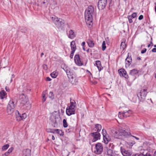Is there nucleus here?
Listing matches in <instances>:
<instances>
[{
	"mask_svg": "<svg viewBox=\"0 0 156 156\" xmlns=\"http://www.w3.org/2000/svg\"><path fill=\"white\" fill-rule=\"evenodd\" d=\"M55 130V129H51L50 132L53 133H55L56 132Z\"/></svg>",
	"mask_w": 156,
	"mask_h": 156,
	"instance_id": "nucleus-49",
	"label": "nucleus"
},
{
	"mask_svg": "<svg viewBox=\"0 0 156 156\" xmlns=\"http://www.w3.org/2000/svg\"><path fill=\"white\" fill-rule=\"evenodd\" d=\"M9 154L7 151L5 152L4 154L2 155V156H8Z\"/></svg>",
	"mask_w": 156,
	"mask_h": 156,
	"instance_id": "nucleus-47",
	"label": "nucleus"
},
{
	"mask_svg": "<svg viewBox=\"0 0 156 156\" xmlns=\"http://www.w3.org/2000/svg\"><path fill=\"white\" fill-rule=\"evenodd\" d=\"M129 129L127 127L125 129H119L115 132L114 134L115 137L117 138H121V137L123 136L127 137L130 135V133L128 132Z\"/></svg>",
	"mask_w": 156,
	"mask_h": 156,
	"instance_id": "nucleus-2",
	"label": "nucleus"
},
{
	"mask_svg": "<svg viewBox=\"0 0 156 156\" xmlns=\"http://www.w3.org/2000/svg\"><path fill=\"white\" fill-rule=\"evenodd\" d=\"M114 147V145L113 144L110 143L108 146H106V147L107 149L108 148H110L111 149H113Z\"/></svg>",
	"mask_w": 156,
	"mask_h": 156,
	"instance_id": "nucleus-38",
	"label": "nucleus"
},
{
	"mask_svg": "<svg viewBox=\"0 0 156 156\" xmlns=\"http://www.w3.org/2000/svg\"><path fill=\"white\" fill-rule=\"evenodd\" d=\"M131 136L132 137H133L134 138H135L137 140H139V138L138 137H136L135 136Z\"/></svg>",
	"mask_w": 156,
	"mask_h": 156,
	"instance_id": "nucleus-55",
	"label": "nucleus"
},
{
	"mask_svg": "<svg viewBox=\"0 0 156 156\" xmlns=\"http://www.w3.org/2000/svg\"><path fill=\"white\" fill-rule=\"evenodd\" d=\"M90 52H91V50H90V49H89V48L88 49H87V51L88 53V52H90Z\"/></svg>",
	"mask_w": 156,
	"mask_h": 156,
	"instance_id": "nucleus-57",
	"label": "nucleus"
},
{
	"mask_svg": "<svg viewBox=\"0 0 156 156\" xmlns=\"http://www.w3.org/2000/svg\"><path fill=\"white\" fill-rule=\"evenodd\" d=\"M75 63L78 66H82L83 65V62L81 60L79 54H76L74 58Z\"/></svg>",
	"mask_w": 156,
	"mask_h": 156,
	"instance_id": "nucleus-12",
	"label": "nucleus"
},
{
	"mask_svg": "<svg viewBox=\"0 0 156 156\" xmlns=\"http://www.w3.org/2000/svg\"><path fill=\"white\" fill-rule=\"evenodd\" d=\"M70 105L69 106L76 108V104L75 101L70 99Z\"/></svg>",
	"mask_w": 156,
	"mask_h": 156,
	"instance_id": "nucleus-31",
	"label": "nucleus"
},
{
	"mask_svg": "<svg viewBox=\"0 0 156 156\" xmlns=\"http://www.w3.org/2000/svg\"><path fill=\"white\" fill-rule=\"evenodd\" d=\"M102 133L103 135V137L108 135V134L107 133L106 130L104 129H103L102 130Z\"/></svg>",
	"mask_w": 156,
	"mask_h": 156,
	"instance_id": "nucleus-42",
	"label": "nucleus"
},
{
	"mask_svg": "<svg viewBox=\"0 0 156 156\" xmlns=\"http://www.w3.org/2000/svg\"><path fill=\"white\" fill-rule=\"evenodd\" d=\"M23 156H30L31 155V150L27 149H24L23 151Z\"/></svg>",
	"mask_w": 156,
	"mask_h": 156,
	"instance_id": "nucleus-22",
	"label": "nucleus"
},
{
	"mask_svg": "<svg viewBox=\"0 0 156 156\" xmlns=\"http://www.w3.org/2000/svg\"><path fill=\"white\" fill-rule=\"evenodd\" d=\"M90 135L93 136V139L92 140V142H95L98 140L100 139L101 135L100 134L97 132L91 133Z\"/></svg>",
	"mask_w": 156,
	"mask_h": 156,
	"instance_id": "nucleus-13",
	"label": "nucleus"
},
{
	"mask_svg": "<svg viewBox=\"0 0 156 156\" xmlns=\"http://www.w3.org/2000/svg\"><path fill=\"white\" fill-rule=\"evenodd\" d=\"M94 9L93 6L89 5L85 10V17L87 24L89 27H90L93 25L92 15L94 14Z\"/></svg>",
	"mask_w": 156,
	"mask_h": 156,
	"instance_id": "nucleus-1",
	"label": "nucleus"
},
{
	"mask_svg": "<svg viewBox=\"0 0 156 156\" xmlns=\"http://www.w3.org/2000/svg\"><path fill=\"white\" fill-rule=\"evenodd\" d=\"M103 140L104 143L107 144L108 142L111 140V138L108 134L103 137Z\"/></svg>",
	"mask_w": 156,
	"mask_h": 156,
	"instance_id": "nucleus-25",
	"label": "nucleus"
},
{
	"mask_svg": "<svg viewBox=\"0 0 156 156\" xmlns=\"http://www.w3.org/2000/svg\"><path fill=\"white\" fill-rule=\"evenodd\" d=\"M48 97L52 99L54 98V96L53 93L52 92H50L48 95Z\"/></svg>",
	"mask_w": 156,
	"mask_h": 156,
	"instance_id": "nucleus-39",
	"label": "nucleus"
},
{
	"mask_svg": "<svg viewBox=\"0 0 156 156\" xmlns=\"http://www.w3.org/2000/svg\"><path fill=\"white\" fill-rule=\"evenodd\" d=\"M132 156H139V154H136L133 155Z\"/></svg>",
	"mask_w": 156,
	"mask_h": 156,
	"instance_id": "nucleus-58",
	"label": "nucleus"
},
{
	"mask_svg": "<svg viewBox=\"0 0 156 156\" xmlns=\"http://www.w3.org/2000/svg\"><path fill=\"white\" fill-rule=\"evenodd\" d=\"M137 59L139 60H141V58H140L138 57L137 58Z\"/></svg>",
	"mask_w": 156,
	"mask_h": 156,
	"instance_id": "nucleus-60",
	"label": "nucleus"
},
{
	"mask_svg": "<svg viewBox=\"0 0 156 156\" xmlns=\"http://www.w3.org/2000/svg\"><path fill=\"white\" fill-rule=\"evenodd\" d=\"M137 13L136 12L133 13L131 15H129L130 16H131V17L133 18H135L137 16Z\"/></svg>",
	"mask_w": 156,
	"mask_h": 156,
	"instance_id": "nucleus-43",
	"label": "nucleus"
},
{
	"mask_svg": "<svg viewBox=\"0 0 156 156\" xmlns=\"http://www.w3.org/2000/svg\"><path fill=\"white\" fill-rule=\"evenodd\" d=\"M95 150L94 151L95 153L99 154H101L103 150V147L101 143H98L95 144Z\"/></svg>",
	"mask_w": 156,
	"mask_h": 156,
	"instance_id": "nucleus-10",
	"label": "nucleus"
},
{
	"mask_svg": "<svg viewBox=\"0 0 156 156\" xmlns=\"http://www.w3.org/2000/svg\"><path fill=\"white\" fill-rule=\"evenodd\" d=\"M12 77L13 78L14 77V75L13 74H12Z\"/></svg>",
	"mask_w": 156,
	"mask_h": 156,
	"instance_id": "nucleus-64",
	"label": "nucleus"
},
{
	"mask_svg": "<svg viewBox=\"0 0 156 156\" xmlns=\"http://www.w3.org/2000/svg\"><path fill=\"white\" fill-rule=\"evenodd\" d=\"M147 93V89H141L140 92L137 94V96L140 101H143L145 99Z\"/></svg>",
	"mask_w": 156,
	"mask_h": 156,
	"instance_id": "nucleus-6",
	"label": "nucleus"
},
{
	"mask_svg": "<svg viewBox=\"0 0 156 156\" xmlns=\"http://www.w3.org/2000/svg\"><path fill=\"white\" fill-rule=\"evenodd\" d=\"M7 97V94L4 90H2L0 91V98L3 99Z\"/></svg>",
	"mask_w": 156,
	"mask_h": 156,
	"instance_id": "nucleus-24",
	"label": "nucleus"
},
{
	"mask_svg": "<svg viewBox=\"0 0 156 156\" xmlns=\"http://www.w3.org/2000/svg\"><path fill=\"white\" fill-rule=\"evenodd\" d=\"M54 23L58 28H61L64 24V21L62 19L54 16L51 18Z\"/></svg>",
	"mask_w": 156,
	"mask_h": 156,
	"instance_id": "nucleus-5",
	"label": "nucleus"
},
{
	"mask_svg": "<svg viewBox=\"0 0 156 156\" xmlns=\"http://www.w3.org/2000/svg\"><path fill=\"white\" fill-rule=\"evenodd\" d=\"M58 75V73L56 71H54L51 74V76L53 78H55Z\"/></svg>",
	"mask_w": 156,
	"mask_h": 156,
	"instance_id": "nucleus-35",
	"label": "nucleus"
},
{
	"mask_svg": "<svg viewBox=\"0 0 156 156\" xmlns=\"http://www.w3.org/2000/svg\"><path fill=\"white\" fill-rule=\"evenodd\" d=\"M20 103L23 105H25L27 101V99L23 94H22L20 95Z\"/></svg>",
	"mask_w": 156,
	"mask_h": 156,
	"instance_id": "nucleus-18",
	"label": "nucleus"
},
{
	"mask_svg": "<svg viewBox=\"0 0 156 156\" xmlns=\"http://www.w3.org/2000/svg\"><path fill=\"white\" fill-rule=\"evenodd\" d=\"M107 154L108 155H110L111 156H114L113 155V151L112 149H111L110 148L107 149Z\"/></svg>",
	"mask_w": 156,
	"mask_h": 156,
	"instance_id": "nucleus-33",
	"label": "nucleus"
},
{
	"mask_svg": "<svg viewBox=\"0 0 156 156\" xmlns=\"http://www.w3.org/2000/svg\"><path fill=\"white\" fill-rule=\"evenodd\" d=\"M43 68L45 70H47L48 69V67L47 66V65L46 64H44L43 65Z\"/></svg>",
	"mask_w": 156,
	"mask_h": 156,
	"instance_id": "nucleus-48",
	"label": "nucleus"
},
{
	"mask_svg": "<svg viewBox=\"0 0 156 156\" xmlns=\"http://www.w3.org/2000/svg\"><path fill=\"white\" fill-rule=\"evenodd\" d=\"M132 59L131 53H128L127 58L125 59L126 66L129 67L131 63Z\"/></svg>",
	"mask_w": 156,
	"mask_h": 156,
	"instance_id": "nucleus-16",
	"label": "nucleus"
},
{
	"mask_svg": "<svg viewBox=\"0 0 156 156\" xmlns=\"http://www.w3.org/2000/svg\"><path fill=\"white\" fill-rule=\"evenodd\" d=\"M52 0H40V5L41 6L46 8L49 5L51 4Z\"/></svg>",
	"mask_w": 156,
	"mask_h": 156,
	"instance_id": "nucleus-15",
	"label": "nucleus"
},
{
	"mask_svg": "<svg viewBox=\"0 0 156 156\" xmlns=\"http://www.w3.org/2000/svg\"><path fill=\"white\" fill-rule=\"evenodd\" d=\"M108 0H99L98 3V7L99 10H102L106 7ZM112 0H108L109 4H111Z\"/></svg>",
	"mask_w": 156,
	"mask_h": 156,
	"instance_id": "nucleus-7",
	"label": "nucleus"
},
{
	"mask_svg": "<svg viewBox=\"0 0 156 156\" xmlns=\"http://www.w3.org/2000/svg\"><path fill=\"white\" fill-rule=\"evenodd\" d=\"M69 82L73 85H76L78 82V80L76 74L72 75L68 77Z\"/></svg>",
	"mask_w": 156,
	"mask_h": 156,
	"instance_id": "nucleus-9",
	"label": "nucleus"
},
{
	"mask_svg": "<svg viewBox=\"0 0 156 156\" xmlns=\"http://www.w3.org/2000/svg\"><path fill=\"white\" fill-rule=\"evenodd\" d=\"M63 126L65 128H66L68 126V124L66 119H64L63 121Z\"/></svg>",
	"mask_w": 156,
	"mask_h": 156,
	"instance_id": "nucleus-36",
	"label": "nucleus"
},
{
	"mask_svg": "<svg viewBox=\"0 0 156 156\" xmlns=\"http://www.w3.org/2000/svg\"><path fill=\"white\" fill-rule=\"evenodd\" d=\"M46 93L45 92H43L42 94V96L43 98V99L42 100V101L43 103H44L46 100Z\"/></svg>",
	"mask_w": 156,
	"mask_h": 156,
	"instance_id": "nucleus-34",
	"label": "nucleus"
},
{
	"mask_svg": "<svg viewBox=\"0 0 156 156\" xmlns=\"http://www.w3.org/2000/svg\"><path fill=\"white\" fill-rule=\"evenodd\" d=\"M16 106V103L13 99H11L9 101L6 108V112L8 115H10L13 113Z\"/></svg>",
	"mask_w": 156,
	"mask_h": 156,
	"instance_id": "nucleus-3",
	"label": "nucleus"
},
{
	"mask_svg": "<svg viewBox=\"0 0 156 156\" xmlns=\"http://www.w3.org/2000/svg\"><path fill=\"white\" fill-rule=\"evenodd\" d=\"M154 156H156V151L154 152Z\"/></svg>",
	"mask_w": 156,
	"mask_h": 156,
	"instance_id": "nucleus-61",
	"label": "nucleus"
},
{
	"mask_svg": "<svg viewBox=\"0 0 156 156\" xmlns=\"http://www.w3.org/2000/svg\"><path fill=\"white\" fill-rule=\"evenodd\" d=\"M56 133L59 134L60 136H63L64 135V132L62 130L59 129H55Z\"/></svg>",
	"mask_w": 156,
	"mask_h": 156,
	"instance_id": "nucleus-32",
	"label": "nucleus"
},
{
	"mask_svg": "<svg viewBox=\"0 0 156 156\" xmlns=\"http://www.w3.org/2000/svg\"><path fill=\"white\" fill-rule=\"evenodd\" d=\"M44 53H42L41 54V57H42L43 55H44Z\"/></svg>",
	"mask_w": 156,
	"mask_h": 156,
	"instance_id": "nucleus-62",
	"label": "nucleus"
},
{
	"mask_svg": "<svg viewBox=\"0 0 156 156\" xmlns=\"http://www.w3.org/2000/svg\"><path fill=\"white\" fill-rule=\"evenodd\" d=\"M51 78H49V77H47L46 78V80L47 81H51Z\"/></svg>",
	"mask_w": 156,
	"mask_h": 156,
	"instance_id": "nucleus-54",
	"label": "nucleus"
},
{
	"mask_svg": "<svg viewBox=\"0 0 156 156\" xmlns=\"http://www.w3.org/2000/svg\"><path fill=\"white\" fill-rule=\"evenodd\" d=\"M95 128L97 129V132L99 133L101 129V126L99 124H96L95 126Z\"/></svg>",
	"mask_w": 156,
	"mask_h": 156,
	"instance_id": "nucleus-30",
	"label": "nucleus"
},
{
	"mask_svg": "<svg viewBox=\"0 0 156 156\" xmlns=\"http://www.w3.org/2000/svg\"><path fill=\"white\" fill-rule=\"evenodd\" d=\"M76 108L69 106L68 108H67L66 112L67 115L69 116L75 114Z\"/></svg>",
	"mask_w": 156,
	"mask_h": 156,
	"instance_id": "nucleus-11",
	"label": "nucleus"
},
{
	"mask_svg": "<svg viewBox=\"0 0 156 156\" xmlns=\"http://www.w3.org/2000/svg\"><path fill=\"white\" fill-rule=\"evenodd\" d=\"M14 148L13 147H11L8 150V152L10 154L13 151Z\"/></svg>",
	"mask_w": 156,
	"mask_h": 156,
	"instance_id": "nucleus-46",
	"label": "nucleus"
},
{
	"mask_svg": "<svg viewBox=\"0 0 156 156\" xmlns=\"http://www.w3.org/2000/svg\"><path fill=\"white\" fill-rule=\"evenodd\" d=\"M127 18L128 19L129 22V23H132L133 21L132 20L133 18L131 17V16L129 15H128L127 16Z\"/></svg>",
	"mask_w": 156,
	"mask_h": 156,
	"instance_id": "nucleus-41",
	"label": "nucleus"
},
{
	"mask_svg": "<svg viewBox=\"0 0 156 156\" xmlns=\"http://www.w3.org/2000/svg\"><path fill=\"white\" fill-rule=\"evenodd\" d=\"M5 89L6 90V91L7 92H9V88L8 87H5Z\"/></svg>",
	"mask_w": 156,
	"mask_h": 156,
	"instance_id": "nucleus-52",
	"label": "nucleus"
},
{
	"mask_svg": "<svg viewBox=\"0 0 156 156\" xmlns=\"http://www.w3.org/2000/svg\"><path fill=\"white\" fill-rule=\"evenodd\" d=\"M139 156H151L149 153H147L145 155L142 154H139Z\"/></svg>",
	"mask_w": 156,
	"mask_h": 156,
	"instance_id": "nucleus-44",
	"label": "nucleus"
},
{
	"mask_svg": "<svg viewBox=\"0 0 156 156\" xmlns=\"http://www.w3.org/2000/svg\"><path fill=\"white\" fill-rule=\"evenodd\" d=\"M70 47L72 51H75L76 49V43L75 41H73L71 43Z\"/></svg>",
	"mask_w": 156,
	"mask_h": 156,
	"instance_id": "nucleus-28",
	"label": "nucleus"
},
{
	"mask_svg": "<svg viewBox=\"0 0 156 156\" xmlns=\"http://www.w3.org/2000/svg\"><path fill=\"white\" fill-rule=\"evenodd\" d=\"M143 17H144V16H143V15H141L139 16V17L138 18V19L140 20H141L143 19Z\"/></svg>",
	"mask_w": 156,
	"mask_h": 156,
	"instance_id": "nucleus-51",
	"label": "nucleus"
},
{
	"mask_svg": "<svg viewBox=\"0 0 156 156\" xmlns=\"http://www.w3.org/2000/svg\"><path fill=\"white\" fill-rule=\"evenodd\" d=\"M85 42H83L82 43V44H81V45H82V46L83 47V46L85 45Z\"/></svg>",
	"mask_w": 156,
	"mask_h": 156,
	"instance_id": "nucleus-56",
	"label": "nucleus"
},
{
	"mask_svg": "<svg viewBox=\"0 0 156 156\" xmlns=\"http://www.w3.org/2000/svg\"><path fill=\"white\" fill-rule=\"evenodd\" d=\"M63 69L66 73L68 77L72 76V75L75 74L74 71L69 67H66L65 69L63 68Z\"/></svg>",
	"mask_w": 156,
	"mask_h": 156,
	"instance_id": "nucleus-14",
	"label": "nucleus"
},
{
	"mask_svg": "<svg viewBox=\"0 0 156 156\" xmlns=\"http://www.w3.org/2000/svg\"><path fill=\"white\" fill-rule=\"evenodd\" d=\"M152 51L153 52H156V48H153L152 49Z\"/></svg>",
	"mask_w": 156,
	"mask_h": 156,
	"instance_id": "nucleus-53",
	"label": "nucleus"
},
{
	"mask_svg": "<svg viewBox=\"0 0 156 156\" xmlns=\"http://www.w3.org/2000/svg\"><path fill=\"white\" fill-rule=\"evenodd\" d=\"M96 65L99 71L101 70L103 68L102 66L101 62L99 60L96 61Z\"/></svg>",
	"mask_w": 156,
	"mask_h": 156,
	"instance_id": "nucleus-26",
	"label": "nucleus"
},
{
	"mask_svg": "<svg viewBox=\"0 0 156 156\" xmlns=\"http://www.w3.org/2000/svg\"><path fill=\"white\" fill-rule=\"evenodd\" d=\"M68 37L69 38L73 39L76 37V34L74 31L71 30L67 33Z\"/></svg>",
	"mask_w": 156,
	"mask_h": 156,
	"instance_id": "nucleus-20",
	"label": "nucleus"
},
{
	"mask_svg": "<svg viewBox=\"0 0 156 156\" xmlns=\"http://www.w3.org/2000/svg\"><path fill=\"white\" fill-rule=\"evenodd\" d=\"M27 117V115L26 113H24L22 115L20 114L18 112V115H17L16 118L17 120L18 121H20L21 120L24 119Z\"/></svg>",
	"mask_w": 156,
	"mask_h": 156,
	"instance_id": "nucleus-19",
	"label": "nucleus"
},
{
	"mask_svg": "<svg viewBox=\"0 0 156 156\" xmlns=\"http://www.w3.org/2000/svg\"><path fill=\"white\" fill-rule=\"evenodd\" d=\"M52 139L53 140H55V137L53 135H52Z\"/></svg>",
	"mask_w": 156,
	"mask_h": 156,
	"instance_id": "nucleus-59",
	"label": "nucleus"
},
{
	"mask_svg": "<svg viewBox=\"0 0 156 156\" xmlns=\"http://www.w3.org/2000/svg\"><path fill=\"white\" fill-rule=\"evenodd\" d=\"M75 51H71V54H70V57L71 59L73 58Z\"/></svg>",
	"mask_w": 156,
	"mask_h": 156,
	"instance_id": "nucleus-45",
	"label": "nucleus"
},
{
	"mask_svg": "<svg viewBox=\"0 0 156 156\" xmlns=\"http://www.w3.org/2000/svg\"><path fill=\"white\" fill-rule=\"evenodd\" d=\"M121 152L124 156H129L131 155V153L128 151H126L124 149L121 148Z\"/></svg>",
	"mask_w": 156,
	"mask_h": 156,
	"instance_id": "nucleus-21",
	"label": "nucleus"
},
{
	"mask_svg": "<svg viewBox=\"0 0 156 156\" xmlns=\"http://www.w3.org/2000/svg\"><path fill=\"white\" fill-rule=\"evenodd\" d=\"M87 72H88V73H89L90 75H92L91 73H90V71H89L88 70H87Z\"/></svg>",
	"mask_w": 156,
	"mask_h": 156,
	"instance_id": "nucleus-63",
	"label": "nucleus"
},
{
	"mask_svg": "<svg viewBox=\"0 0 156 156\" xmlns=\"http://www.w3.org/2000/svg\"><path fill=\"white\" fill-rule=\"evenodd\" d=\"M9 146V145L8 144H6L3 146L2 147V151H5L8 148Z\"/></svg>",
	"mask_w": 156,
	"mask_h": 156,
	"instance_id": "nucleus-37",
	"label": "nucleus"
},
{
	"mask_svg": "<svg viewBox=\"0 0 156 156\" xmlns=\"http://www.w3.org/2000/svg\"><path fill=\"white\" fill-rule=\"evenodd\" d=\"M147 51V49L146 48H144L143 50H142L141 51V53L142 54H144Z\"/></svg>",
	"mask_w": 156,
	"mask_h": 156,
	"instance_id": "nucleus-50",
	"label": "nucleus"
},
{
	"mask_svg": "<svg viewBox=\"0 0 156 156\" xmlns=\"http://www.w3.org/2000/svg\"><path fill=\"white\" fill-rule=\"evenodd\" d=\"M126 40L125 39L122 40L120 46V49L124 50L126 47L127 45L126 44Z\"/></svg>",
	"mask_w": 156,
	"mask_h": 156,
	"instance_id": "nucleus-23",
	"label": "nucleus"
},
{
	"mask_svg": "<svg viewBox=\"0 0 156 156\" xmlns=\"http://www.w3.org/2000/svg\"><path fill=\"white\" fill-rule=\"evenodd\" d=\"M132 113V111L130 110H129L128 111H124L122 112H119L118 116L120 119H123L129 116Z\"/></svg>",
	"mask_w": 156,
	"mask_h": 156,
	"instance_id": "nucleus-8",
	"label": "nucleus"
},
{
	"mask_svg": "<svg viewBox=\"0 0 156 156\" xmlns=\"http://www.w3.org/2000/svg\"><path fill=\"white\" fill-rule=\"evenodd\" d=\"M50 120L53 127H56L58 126V124L60 122V118L58 115L53 114L51 116Z\"/></svg>",
	"mask_w": 156,
	"mask_h": 156,
	"instance_id": "nucleus-4",
	"label": "nucleus"
},
{
	"mask_svg": "<svg viewBox=\"0 0 156 156\" xmlns=\"http://www.w3.org/2000/svg\"><path fill=\"white\" fill-rule=\"evenodd\" d=\"M139 71L135 69H133L130 71L129 74L132 76H135L138 73Z\"/></svg>",
	"mask_w": 156,
	"mask_h": 156,
	"instance_id": "nucleus-29",
	"label": "nucleus"
},
{
	"mask_svg": "<svg viewBox=\"0 0 156 156\" xmlns=\"http://www.w3.org/2000/svg\"><path fill=\"white\" fill-rule=\"evenodd\" d=\"M106 48V46L105 45V41H103L102 44V50L104 51L105 50Z\"/></svg>",
	"mask_w": 156,
	"mask_h": 156,
	"instance_id": "nucleus-40",
	"label": "nucleus"
},
{
	"mask_svg": "<svg viewBox=\"0 0 156 156\" xmlns=\"http://www.w3.org/2000/svg\"><path fill=\"white\" fill-rule=\"evenodd\" d=\"M118 72L120 76H123L126 79H128V75L125 69H120L118 70Z\"/></svg>",
	"mask_w": 156,
	"mask_h": 156,
	"instance_id": "nucleus-17",
	"label": "nucleus"
},
{
	"mask_svg": "<svg viewBox=\"0 0 156 156\" xmlns=\"http://www.w3.org/2000/svg\"><path fill=\"white\" fill-rule=\"evenodd\" d=\"M87 42L89 47L90 48H93L94 47V41L92 39H89Z\"/></svg>",
	"mask_w": 156,
	"mask_h": 156,
	"instance_id": "nucleus-27",
	"label": "nucleus"
}]
</instances>
